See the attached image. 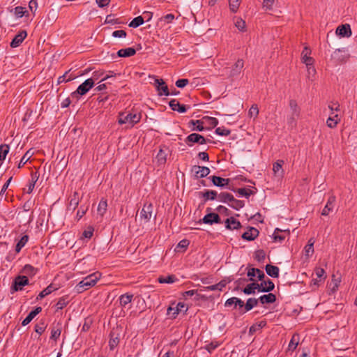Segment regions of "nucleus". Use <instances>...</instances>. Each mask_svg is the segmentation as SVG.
I'll return each instance as SVG.
<instances>
[{"mask_svg":"<svg viewBox=\"0 0 357 357\" xmlns=\"http://www.w3.org/2000/svg\"><path fill=\"white\" fill-rule=\"evenodd\" d=\"M225 223V227L230 230L238 229L242 227L241 223L234 217L227 218Z\"/></svg>","mask_w":357,"mask_h":357,"instance_id":"obj_19","label":"nucleus"},{"mask_svg":"<svg viewBox=\"0 0 357 357\" xmlns=\"http://www.w3.org/2000/svg\"><path fill=\"white\" fill-rule=\"evenodd\" d=\"M107 200L102 199L98 206V213L103 216L105 212L107 211Z\"/></svg>","mask_w":357,"mask_h":357,"instance_id":"obj_50","label":"nucleus"},{"mask_svg":"<svg viewBox=\"0 0 357 357\" xmlns=\"http://www.w3.org/2000/svg\"><path fill=\"white\" fill-rule=\"evenodd\" d=\"M153 206L151 203H146L140 213L141 218H143L146 222H149L152 216Z\"/></svg>","mask_w":357,"mask_h":357,"instance_id":"obj_10","label":"nucleus"},{"mask_svg":"<svg viewBox=\"0 0 357 357\" xmlns=\"http://www.w3.org/2000/svg\"><path fill=\"white\" fill-rule=\"evenodd\" d=\"M289 107L291 113H293L294 116H300L301 109L298 106V104L295 100H289Z\"/></svg>","mask_w":357,"mask_h":357,"instance_id":"obj_43","label":"nucleus"},{"mask_svg":"<svg viewBox=\"0 0 357 357\" xmlns=\"http://www.w3.org/2000/svg\"><path fill=\"white\" fill-rule=\"evenodd\" d=\"M244 67V61L243 59H238L236 62L231 66L229 70V76L234 77L238 76Z\"/></svg>","mask_w":357,"mask_h":357,"instance_id":"obj_8","label":"nucleus"},{"mask_svg":"<svg viewBox=\"0 0 357 357\" xmlns=\"http://www.w3.org/2000/svg\"><path fill=\"white\" fill-rule=\"evenodd\" d=\"M185 142L188 144V146H192L194 143L205 144L206 143V139L204 136L199 134L192 133L185 138Z\"/></svg>","mask_w":357,"mask_h":357,"instance_id":"obj_7","label":"nucleus"},{"mask_svg":"<svg viewBox=\"0 0 357 357\" xmlns=\"http://www.w3.org/2000/svg\"><path fill=\"white\" fill-rule=\"evenodd\" d=\"M311 50L307 46H305L301 53V59L307 67L312 66L314 63V59L310 56Z\"/></svg>","mask_w":357,"mask_h":357,"instance_id":"obj_12","label":"nucleus"},{"mask_svg":"<svg viewBox=\"0 0 357 357\" xmlns=\"http://www.w3.org/2000/svg\"><path fill=\"white\" fill-rule=\"evenodd\" d=\"M100 278V273L96 272L84 278L75 287L78 293H82L93 287Z\"/></svg>","mask_w":357,"mask_h":357,"instance_id":"obj_2","label":"nucleus"},{"mask_svg":"<svg viewBox=\"0 0 357 357\" xmlns=\"http://www.w3.org/2000/svg\"><path fill=\"white\" fill-rule=\"evenodd\" d=\"M62 330V323L59 321L54 323L52 326L50 339L56 341L61 335Z\"/></svg>","mask_w":357,"mask_h":357,"instance_id":"obj_17","label":"nucleus"},{"mask_svg":"<svg viewBox=\"0 0 357 357\" xmlns=\"http://www.w3.org/2000/svg\"><path fill=\"white\" fill-rule=\"evenodd\" d=\"M27 36V33L26 31L22 30L18 32L17 35L14 37L10 43L11 47H17L20 45V44L24 41Z\"/></svg>","mask_w":357,"mask_h":357,"instance_id":"obj_15","label":"nucleus"},{"mask_svg":"<svg viewBox=\"0 0 357 357\" xmlns=\"http://www.w3.org/2000/svg\"><path fill=\"white\" fill-rule=\"evenodd\" d=\"M57 288L53 287L52 284H50L45 289H44L37 296V300H41L45 298L46 296L50 294L52 292L56 290Z\"/></svg>","mask_w":357,"mask_h":357,"instance_id":"obj_38","label":"nucleus"},{"mask_svg":"<svg viewBox=\"0 0 357 357\" xmlns=\"http://www.w3.org/2000/svg\"><path fill=\"white\" fill-rule=\"evenodd\" d=\"M190 244V241L188 239H183L179 241V243L177 244V245L175 248L176 252H184L187 248L188 247Z\"/></svg>","mask_w":357,"mask_h":357,"instance_id":"obj_41","label":"nucleus"},{"mask_svg":"<svg viewBox=\"0 0 357 357\" xmlns=\"http://www.w3.org/2000/svg\"><path fill=\"white\" fill-rule=\"evenodd\" d=\"M136 54V50L133 47H128L121 49L117 52V55L119 57H130Z\"/></svg>","mask_w":357,"mask_h":357,"instance_id":"obj_30","label":"nucleus"},{"mask_svg":"<svg viewBox=\"0 0 357 357\" xmlns=\"http://www.w3.org/2000/svg\"><path fill=\"white\" fill-rule=\"evenodd\" d=\"M259 299L255 298H249L245 304L244 312L251 310L254 307L257 306Z\"/></svg>","mask_w":357,"mask_h":357,"instance_id":"obj_37","label":"nucleus"},{"mask_svg":"<svg viewBox=\"0 0 357 357\" xmlns=\"http://www.w3.org/2000/svg\"><path fill=\"white\" fill-rule=\"evenodd\" d=\"M300 116H294L293 113H291L290 116L287 118V123L291 127L296 126V121L299 118Z\"/></svg>","mask_w":357,"mask_h":357,"instance_id":"obj_60","label":"nucleus"},{"mask_svg":"<svg viewBox=\"0 0 357 357\" xmlns=\"http://www.w3.org/2000/svg\"><path fill=\"white\" fill-rule=\"evenodd\" d=\"M226 286V282L225 281H220L218 284L204 287V291H222V289Z\"/></svg>","mask_w":357,"mask_h":357,"instance_id":"obj_35","label":"nucleus"},{"mask_svg":"<svg viewBox=\"0 0 357 357\" xmlns=\"http://www.w3.org/2000/svg\"><path fill=\"white\" fill-rule=\"evenodd\" d=\"M259 286V292H270L275 288L274 283L270 279L262 281Z\"/></svg>","mask_w":357,"mask_h":357,"instance_id":"obj_18","label":"nucleus"},{"mask_svg":"<svg viewBox=\"0 0 357 357\" xmlns=\"http://www.w3.org/2000/svg\"><path fill=\"white\" fill-rule=\"evenodd\" d=\"M188 307L186 306V305L184 303L179 302L176 305V307L169 306L167 308V314L170 315L172 310H174V312L172 313V318L175 319L180 312L184 311L185 312H186L188 311Z\"/></svg>","mask_w":357,"mask_h":357,"instance_id":"obj_9","label":"nucleus"},{"mask_svg":"<svg viewBox=\"0 0 357 357\" xmlns=\"http://www.w3.org/2000/svg\"><path fill=\"white\" fill-rule=\"evenodd\" d=\"M266 273L274 278L279 277L280 269L278 266L271 264H267L265 267Z\"/></svg>","mask_w":357,"mask_h":357,"instance_id":"obj_28","label":"nucleus"},{"mask_svg":"<svg viewBox=\"0 0 357 357\" xmlns=\"http://www.w3.org/2000/svg\"><path fill=\"white\" fill-rule=\"evenodd\" d=\"M336 33L342 37H349L351 36L350 25L348 24L339 26L336 29Z\"/></svg>","mask_w":357,"mask_h":357,"instance_id":"obj_23","label":"nucleus"},{"mask_svg":"<svg viewBox=\"0 0 357 357\" xmlns=\"http://www.w3.org/2000/svg\"><path fill=\"white\" fill-rule=\"evenodd\" d=\"M169 105L173 111H176L179 113H185L187 111L186 105H181L176 99L170 100ZM188 108H189V107H188Z\"/></svg>","mask_w":357,"mask_h":357,"instance_id":"obj_20","label":"nucleus"},{"mask_svg":"<svg viewBox=\"0 0 357 357\" xmlns=\"http://www.w3.org/2000/svg\"><path fill=\"white\" fill-rule=\"evenodd\" d=\"M229 206L233 208L234 209L238 211L243 207H244L245 204L243 201L236 199L233 197V200L231 201L230 204H229Z\"/></svg>","mask_w":357,"mask_h":357,"instance_id":"obj_45","label":"nucleus"},{"mask_svg":"<svg viewBox=\"0 0 357 357\" xmlns=\"http://www.w3.org/2000/svg\"><path fill=\"white\" fill-rule=\"evenodd\" d=\"M29 284V280L26 275H17L15 277L12 282L10 288V294H14L17 291H22L24 287Z\"/></svg>","mask_w":357,"mask_h":357,"instance_id":"obj_4","label":"nucleus"},{"mask_svg":"<svg viewBox=\"0 0 357 357\" xmlns=\"http://www.w3.org/2000/svg\"><path fill=\"white\" fill-rule=\"evenodd\" d=\"M68 73V72H66L63 75L59 77L58 80H57V84H60L61 83H63V82H68L71 81L75 79V77L71 75H70L67 78Z\"/></svg>","mask_w":357,"mask_h":357,"instance_id":"obj_59","label":"nucleus"},{"mask_svg":"<svg viewBox=\"0 0 357 357\" xmlns=\"http://www.w3.org/2000/svg\"><path fill=\"white\" fill-rule=\"evenodd\" d=\"M154 79L153 85L155 86L159 96H169L170 92L167 85L165 84L162 79H158L155 76L152 77Z\"/></svg>","mask_w":357,"mask_h":357,"instance_id":"obj_6","label":"nucleus"},{"mask_svg":"<svg viewBox=\"0 0 357 357\" xmlns=\"http://www.w3.org/2000/svg\"><path fill=\"white\" fill-rule=\"evenodd\" d=\"M133 298V294H124L120 296L119 303L122 307H125L128 304L131 303Z\"/></svg>","mask_w":357,"mask_h":357,"instance_id":"obj_32","label":"nucleus"},{"mask_svg":"<svg viewBox=\"0 0 357 357\" xmlns=\"http://www.w3.org/2000/svg\"><path fill=\"white\" fill-rule=\"evenodd\" d=\"M192 172L195 173L197 178H204L210 174V169L207 167L194 165Z\"/></svg>","mask_w":357,"mask_h":357,"instance_id":"obj_11","label":"nucleus"},{"mask_svg":"<svg viewBox=\"0 0 357 357\" xmlns=\"http://www.w3.org/2000/svg\"><path fill=\"white\" fill-rule=\"evenodd\" d=\"M203 120H204L205 122L207 123L212 128L216 127L219 123L218 120L214 117L205 116L203 118Z\"/></svg>","mask_w":357,"mask_h":357,"instance_id":"obj_54","label":"nucleus"},{"mask_svg":"<svg viewBox=\"0 0 357 357\" xmlns=\"http://www.w3.org/2000/svg\"><path fill=\"white\" fill-rule=\"evenodd\" d=\"M144 23V17L142 16H137L135 17L128 24L131 28H137Z\"/></svg>","mask_w":357,"mask_h":357,"instance_id":"obj_48","label":"nucleus"},{"mask_svg":"<svg viewBox=\"0 0 357 357\" xmlns=\"http://www.w3.org/2000/svg\"><path fill=\"white\" fill-rule=\"evenodd\" d=\"M10 147L8 144H3L0 145V160L3 161L8 153Z\"/></svg>","mask_w":357,"mask_h":357,"instance_id":"obj_51","label":"nucleus"},{"mask_svg":"<svg viewBox=\"0 0 357 357\" xmlns=\"http://www.w3.org/2000/svg\"><path fill=\"white\" fill-rule=\"evenodd\" d=\"M202 222L204 224L213 225L215 223H221V220L218 214L215 213H208L202 218Z\"/></svg>","mask_w":357,"mask_h":357,"instance_id":"obj_14","label":"nucleus"},{"mask_svg":"<svg viewBox=\"0 0 357 357\" xmlns=\"http://www.w3.org/2000/svg\"><path fill=\"white\" fill-rule=\"evenodd\" d=\"M315 275L319 279V281H322L326 278L325 271L321 268L315 269Z\"/></svg>","mask_w":357,"mask_h":357,"instance_id":"obj_61","label":"nucleus"},{"mask_svg":"<svg viewBox=\"0 0 357 357\" xmlns=\"http://www.w3.org/2000/svg\"><path fill=\"white\" fill-rule=\"evenodd\" d=\"M299 335L298 334H294L288 345L289 350L294 351L297 347L298 342H299Z\"/></svg>","mask_w":357,"mask_h":357,"instance_id":"obj_44","label":"nucleus"},{"mask_svg":"<svg viewBox=\"0 0 357 357\" xmlns=\"http://www.w3.org/2000/svg\"><path fill=\"white\" fill-rule=\"evenodd\" d=\"M248 277H250V280L253 281L252 277L257 275L259 280H262L265 278L264 273L259 268H251L248 271L247 273Z\"/></svg>","mask_w":357,"mask_h":357,"instance_id":"obj_24","label":"nucleus"},{"mask_svg":"<svg viewBox=\"0 0 357 357\" xmlns=\"http://www.w3.org/2000/svg\"><path fill=\"white\" fill-rule=\"evenodd\" d=\"M68 303V301H67V298L64 296L60 298L56 304V310H62L63 307H65Z\"/></svg>","mask_w":357,"mask_h":357,"instance_id":"obj_58","label":"nucleus"},{"mask_svg":"<svg viewBox=\"0 0 357 357\" xmlns=\"http://www.w3.org/2000/svg\"><path fill=\"white\" fill-rule=\"evenodd\" d=\"M190 124H192L194 127L192 128V130L197 131H203L204 130V127L203 126L204 121L202 120H191L189 122Z\"/></svg>","mask_w":357,"mask_h":357,"instance_id":"obj_47","label":"nucleus"},{"mask_svg":"<svg viewBox=\"0 0 357 357\" xmlns=\"http://www.w3.org/2000/svg\"><path fill=\"white\" fill-rule=\"evenodd\" d=\"M112 36L114 38H126L127 33L124 30H116L112 32Z\"/></svg>","mask_w":357,"mask_h":357,"instance_id":"obj_63","label":"nucleus"},{"mask_svg":"<svg viewBox=\"0 0 357 357\" xmlns=\"http://www.w3.org/2000/svg\"><path fill=\"white\" fill-rule=\"evenodd\" d=\"M42 311L41 307H36L33 310L30 312L26 317L22 321V325L23 326L29 324L33 319Z\"/></svg>","mask_w":357,"mask_h":357,"instance_id":"obj_25","label":"nucleus"},{"mask_svg":"<svg viewBox=\"0 0 357 357\" xmlns=\"http://www.w3.org/2000/svg\"><path fill=\"white\" fill-rule=\"evenodd\" d=\"M259 283L252 282L243 289V292L246 295L255 294L257 289L259 291Z\"/></svg>","mask_w":357,"mask_h":357,"instance_id":"obj_31","label":"nucleus"},{"mask_svg":"<svg viewBox=\"0 0 357 357\" xmlns=\"http://www.w3.org/2000/svg\"><path fill=\"white\" fill-rule=\"evenodd\" d=\"M213 184L217 187L224 188L229 183V178H224L217 176H211L209 177Z\"/></svg>","mask_w":357,"mask_h":357,"instance_id":"obj_22","label":"nucleus"},{"mask_svg":"<svg viewBox=\"0 0 357 357\" xmlns=\"http://www.w3.org/2000/svg\"><path fill=\"white\" fill-rule=\"evenodd\" d=\"M235 26L241 31H245V22L240 17L236 18Z\"/></svg>","mask_w":357,"mask_h":357,"instance_id":"obj_57","label":"nucleus"},{"mask_svg":"<svg viewBox=\"0 0 357 357\" xmlns=\"http://www.w3.org/2000/svg\"><path fill=\"white\" fill-rule=\"evenodd\" d=\"M220 345V344L219 343V342H217V341H214V342H211V343L209 344H207L205 347H204V349L206 350H207L210 354H211L216 348H218L219 346Z\"/></svg>","mask_w":357,"mask_h":357,"instance_id":"obj_56","label":"nucleus"},{"mask_svg":"<svg viewBox=\"0 0 357 357\" xmlns=\"http://www.w3.org/2000/svg\"><path fill=\"white\" fill-rule=\"evenodd\" d=\"M22 272L26 275L32 277L37 273L38 268L33 267L30 264H26L22 269Z\"/></svg>","mask_w":357,"mask_h":357,"instance_id":"obj_40","label":"nucleus"},{"mask_svg":"<svg viewBox=\"0 0 357 357\" xmlns=\"http://www.w3.org/2000/svg\"><path fill=\"white\" fill-rule=\"evenodd\" d=\"M266 254L263 250H259L255 252V259L258 261H262L265 259Z\"/></svg>","mask_w":357,"mask_h":357,"instance_id":"obj_62","label":"nucleus"},{"mask_svg":"<svg viewBox=\"0 0 357 357\" xmlns=\"http://www.w3.org/2000/svg\"><path fill=\"white\" fill-rule=\"evenodd\" d=\"M169 152V149L167 146H164L160 149L155 157L157 162L159 165H164L166 162Z\"/></svg>","mask_w":357,"mask_h":357,"instance_id":"obj_13","label":"nucleus"},{"mask_svg":"<svg viewBox=\"0 0 357 357\" xmlns=\"http://www.w3.org/2000/svg\"><path fill=\"white\" fill-rule=\"evenodd\" d=\"M199 195L204 199V202L208 200H215L217 199L218 193L213 190H206L204 192H200Z\"/></svg>","mask_w":357,"mask_h":357,"instance_id":"obj_26","label":"nucleus"},{"mask_svg":"<svg viewBox=\"0 0 357 357\" xmlns=\"http://www.w3.org/2000/svg\"><path fill=\"white\" fill-rule=\"evenodd\" d=\"M241 0H229V9L232 13H236L239 8Z\"/></svg>","mask_w":357,"mask_h":357,"instance_id":"obj_53","label":"nucleus"},{"mask_svg":"<svg viewBox=\"0 0 357 357\" xmlns=\"http://www.w3.org/2000/svg\"><path fill=\"white\" fill-rule=\"evenodd\" d=\"M340 121V118L337 114H334L331 112V116L326 121V124L330 128H334L337 126V123Z\"/></svg>","mask_w":357,"mask_h":357,"instance_id":"obj_29","label":"nucleus"},{"mask_svg":"<svg viewBox=\"0 0 357 357\" xmlns=\"http://www.w3.org/2000/svg\"><path fill=\"white\" fill-rule=\"evenodd\" d=\"M335 200H336L335 196H334L333 195H331L328 197L327 203L322 210V212H321L322 215H325V216L328 215L329 214V213L333 211Z\"/></svg>","mask_w":357,"mask_h":357,"instance_id":"obj_21","label":"nucleus"},{"mask_svg":"<svg viewBox=\"0 0 357 357\" xmlns=\"http://www.w3.org/2000/svg\"><path fill=\"white\" fill-rule=\"evenodd\" d=\"M259 231L257 229L250 227L248 231L244 232L241 237L243 239L251 241L255 240L259 236Z\"/></svg>","mask_w":357,"mask_h":357,"instance_id":"obj_16","label":"nucleus"},{"mask_svg":"<svg viewBox=\"0 0 357 357\" xmlns=\"http://www.w3.org/2000/svg\"><path fill=\"white\" fill-rule=\"evenodd\" d=\"M314 243L312 238H310L308 241L307 245L305 247V255L309 257L314 253Z\"/></svg>","mask_w":357,"mask_h":357,"instance_id":"obj_52","label":"nucleus"},{"mask_svg":"<svg viewBox=\"0 0 357 357\" xmlns=\"http://www.w3.org/2000/svg\"><path fill=\"white\" fill-rule=\"evenodd\" d=\"M189 84V80L188 79H178L175 84L178 88H183Z\"/></svg>","mask_w":357,"mask_h":357,"instance_id":"obj_64","label":"nucleus"},{"mask_svg":"<svg viewBox=\"0 0 357 357\" xmlns=\"http://www.w3.org/2000/svg\"><path fill=\"white\" fill-rule=\"evenodd\" d=\"M233 195L231 193L222 192L218 195L217 199L223 203L230 204L231 201L233 200Z\"/></svg>","mask_w":357,"mask_h":357,"instance_id":"obj_33","label":"nucleus"},{"mask_svg":"<svg viewBox=\"0 0 357 357\" xmlns=\"http://www.w3.org/2000/svg\"><path fill=\"white\" fill-rule=\"evenodd\" d=\"M178 278L174 275H169L167 276H160L158 278V281L161 283L172 284L178 281Z\"/></svg>","mask_w":357,"mask_h":357,"instance_id":"obj_34","label":"nucleus"},{"mask_svg":"<svg viewBox=\"0 0 357 357\" xmlns=\"http://www.w3.org/2000/svg\"><path fill=\"white\" fill-rule=\"evenodd\" d=\"M234 192H237L238 195L241 197H245L246 198H249V197L252 195L255 194V192L250 189L247 188H238L237 190L231 189Z\"/></svg>","mask_w":357,"mask_h":357,"instance_id":"obj_49","label":"nucleus"},{"mask_svg":"<svg viewBox=\"0 0 357 357\" xmlns=\"http://www.w3.org/2000/svg\"><path fill=\"white\" fill-rule=\"evenodd\" d=\"M259 302L261 304H270L273 303L276 301V296L272 293L264 294L261 296L259 298Z\"/></svg>","mask_w":357,"mask_h":357,"instance_id":"obj_27","label":"nucleus"},{"mask_svg":"<svg viewBox=\"0 0 357 357\" xmlns=\"http://www.w3.org/2000/svg\"><path fill=\"white\" fill-rule=\"evenodd\" d=\"M121 328L119 327L113 328L109 333V346L111 350H114L119 343Z\"/></svg>","mask_w":357,"mask_h":357,"instance_id":"obj_5","label":"nucleus"},{"mask_svg":"<svg viewBox=\"0 0 357 357\" xmlns=\"http://www.w3.org/2000/svg\"><path fill=\"white\" fill-rule=\"evenodd\" d=\"M215 132L220 136H228L230 135L231 130L222 126L217 128Z\"/></svg>","mask_w":357,"mask_h":357,"instance_id":"obj_55","label":"nucleus"},{"mask_svg":"<svg viewBox=\"0 0 357 357\" xmlns=\"http://www.w3.org/2000/svg\"><path fill=\"white\" fill-rule=\"evenodd\" d=\"M32 155H33V153L31 152V149L27 151L25 153V154L22 156V158H21V160L18 164L17 168L20 169L21 167H22L29 161V160L31 158Z\"/></svg>","mask_w":357,"mask_h":357,"instance_id":"obj_46","label":"nucleus"},{"mask_svg":"<svg viewBox=\"0 0 357 357\" xmlns=\"http://www.w3.org/2000/svg\"><path fill=\"white\" fill-rule=\"evenodd\" d=\"M29 236L28 235H24L20 241L17 243L15 246V251L17 253H19L22 248L26 244V243L29 241Z\"/></svg>","mask_w":357,"mask_h":357,"instance_id":"obj_42","label":"nucleus"},{"mask_svg":"<svg viewBox=\"0 0 357 357\" xmlns=\"http://www.w3.org/2000/svg\"><path fill=\"white\" fill-rule=\"evenodd\" d=\"M273 238L274 241L281 243L286 238L285 231H283L280 230V229L276 228L273 234Z\"/></svg>","mask_w":357,"mask_h":357,"instance_id":"obj_36","label":"nucleus"},{"mask_svg":"<svg viewBox=\"0 0 357 357\" xmlns=\"http://www.w3.org/2000/svg\"><path fill=\"white\" fill-rule=\"evenodd\" d=\"M142 119V113L136 110L121 112L118 114L117 121L119 124H126L127 128H132L138 123Z\"/></svg>","mask_w":357,"mask_h":357,"instance_id":"obj_1","label":"nucleus"},{"mask_svg":"<svg viewBox=\"0 0 357 357\" xmlns=\"http://www.w3.org/2000/svg\"><path fill=\"white\" fill-rule=\"evenodd\" d=\"M47 324L45 323V320L42 319L40 321L35 325L34 331L39 335H41L44 333L47 328Z\"/></svg>","mask_w":357,"mask_h":357,"instance_id":"obj_39","label":"nucleus"},{"mask_svg":"<svg viewBox=\"0 0 357 357\" xmlns=\"http://www.w3.org/2000/svg\"><path fill=\"white\" fill-rule=\"evenodd\" d=\"M94 86L93 79H87L82 84H81L76 91H73L70 96L72 98L78 100L80 96H84Z\"/></svg>","mask_w":357,"mask_h":357,"instance_id":"obj_3","label":"nucleus"}]
</instances>
